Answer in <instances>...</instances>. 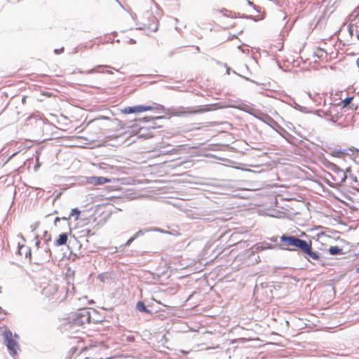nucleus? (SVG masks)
<instances>
[{
  "instance_id": "43",
  "label": "nucleus",
  "mask_w": 359,
  "mask_h": 359,
  "mask_svg": "<svg viewBox=\"0 0 359 359\" xmlns=\"http://www.w3.org/2000/svg\"><path fill=\"white\" fill-rule=\"evenodd\" d=\"M356 271L359 273V267L357 269Z\"/></svg>"
},
{
  "instance_id": "30",
  "label": "nucleus",
  "mask_w": 359,
  "mask_h": 359,
  "mask_svg": "<svg viewBox=\"0 0 359 359\" xmlns=\"http://www.w3.org/2000/svg\"><path fill=\"white\" fill-rule=\"evenodd\" d=\"M173 150H174V149H165V148H163V150L161 151V152L163 154H168L171 153Z\"/></svg>"
},
{
  "instance_id": "38",
  "label": "nucleus",
  "mask_w": 359,
  "mask_h": 359,
  "mask_svg": "<svg viewBox=\"0 0 359 359\" xmlns=\"http://www.w3.org/2000/svg\"><path fill=\"white\" fill-rule=\"evenodd\" d=\"M60 220V218L57 217L55 219V221H54L55 224L56 225V224H57V222H59Z\"/></svg>"
},
{
  "instance_id": "21",
  "label": "nucleus",
  "mask_w": 359,
  "mask_h": 359,
  "mask_svg": "<svg viewBox=\"0 0 359 359\" xmlns=\"http://www.w3.org/2000/svg\"><path fill=\"white\" fill-rule=\"evenodd\" d=\"M273 248V247L271 244L267 243H263L257 245L256 249L259 251H262V250H267V249H271Z\"/></svg>"
},
{
  "instance_id": "35",
  "label": "nucleus",
  "mask_w": 359,
  "mask_h": 359,
  "mask_svg": "<svg viewBox=\"0 0 359 359\" xmlns=\"http://www.w3.org/2000/svg\"><path fill=\"white\" fill-rule=\"evenodd\" d=\"M55 53L58 54V53H60L62 51H63V48H61V49H55Z\"/></svg>"
},
{
  "instance_id": "4",
  "label": "nucleus",
  "mask_w": 359,
  "mask_h": 359,
  "mask_svg": "<svg viewBox=\"0 0 359 359\" xmlns=\"http://www.w3.org/2000/svg\"><path fill=\"white\" fill-rule=\"evenodd\" d=\"M90 312L88 309H79L71 316L72 323L76 326H83L90 321Z\"/></svg>"
},
{
  "instance_id": "41",
  "label": "nucleus",
  "mask_w": 359,
  "mask_h": 359,
  "mask_svg": "<svg viewBox=\"0 0 359 359\" xmlns=\"http://www.w3.org/2000/svg\"><path fill=\"white\" fill-rule=\"evenodd\" d=\"M105 72H106V73H108V74L111 73V72L110 71H109V70H107Z\"/></svg>"
},
{
  "instance_id": "40",
  "label": "nucleus",
  "mask_w": 359,
  "mask_h": 359,
  "mask_svg": "<svg viewBox=\"0 0 359 359\" xmlns=\"http://www.w3.org/2000/svg\"><path fill=\"white\" fill-rule=\"evenodd\" d=\"M357 65H358V67L359 68V59L357 60Z\"/></svg>"
},
{
  "instance_id": "2",
  "label": "nucleus",
  "mask_w": 359,
  "mask_h": 359,
  "mask_svg": "<svg viewBox=\"0 0 359 359\" xmlns=\"http://www.w3.org/2000/svg\"><path fill=\"white\" fill-rule=\"evenodd\" d=\"M341 111L342 108L339 106L332 104L328 110H320L318 112L319 116H323L327 120L330 121L341 127H345L346 125L343 122L344 114Z\"/></svg>"
},
{
  "instance_id": "10",
  "label": "nucleus",
  "mask_w": 359,
  "mask_h": 359,
  "mask_svg": "<svg viewBox=\"0 0 359 359\" xmlns=\"http://www.w3.org/2000/svg\"><path fill=\"white\" fill-rule=\"evenodd\" d=\"M86 182L88 184L102 185L111 182V180L101 176H92L87 177Z\"/></svg>"
},
{
  "instance_id": "17",
  "label": "nucleus",
  "mask_w": 359,
  "mask_h": 359,
  "mask_svg": "<svg viewBox=\"0 0 359 359\" xmlns=\"http://www.w3.org/2000/svg\"><path fill=\"white\" fill-rule=\"evenodd\" d=\"M328 252L331 255H343V249L338 246H330L328 249Z\"/></svg>"
},
{
  "instance_id": "28",
  "label": "nucleus",
  "mask_w": 359,
  "mask_h": 359,
  "mask_svg": "<svg viewBox=\"0 0 359 359\" xmlns=\"http://www.w3.org/2000/svg\"><path fill=\"white\" fill-rule=\"evenodd\" d=\"M353 97H347L346 98H345L344 100H343V103H344V107H346L348 106V104H351V101L353 100Z\"/></svg>"
},
{
  "instance_id": "20",
  "label": "nucleus",
  "mask_w": 359,
  "mask_h": 359,
  "mask_svg": "<svg viewBox=\"0 0 359 359\" xmlns=\"http://www.w3.org/2000/svg\"><path fill=\"white\" fill-rule=\"evenodd\" d=\"M81 214V211L78 208H73L69 215L68 217H63V219H68L70 217H74L75 219H78L79 215Z\"/></svg>"
},
{
  "instance_id": "22",
  "label": "nucleus",
  "mask_w": 359,
  "mask_h": 359,
  "mask_svg": "<svg viewBox=\"0 0 359 359\" xmlns=\"http://www.w3.org/2000/svg\"><path fill=\"white\" fill-rule=\"evenodd\" d=\"M135 112H143L152 109V107L150 106H143V105H137L135 106Z\"/></svg>"
},
{
  "instance_id": "44",
  "label": "nucleus",
  "mask_w": 359,
  "mask_h": 359,
  "mask_svg": "<svg viewBox=\"0 0 359 359\" xmlns=\"http://www.w3.org/2000/svg\"><path fill=\"white\" fill-rule=\"evenodd\" d=\"M1 287H0V289H1Z\"/></svg>"
},
{
  "instance_id": "12",
  "label": "nucleus",
  "mask_w": 359,
  "mask_h": 359,
  "mask_svg": "<svg viewBox=\"0 0 359 359\" xmlns=\"http://www.w3.org/2000/svg\"><path fill=\"white\" fill-rule=\"evenodd\" d=\"M18 253L25 258H30L32 256L31 249L25 245L18 244Z\"/></svg>"
},
{
  "instance_id": "8",
  "label": "nucleus",
  "mask_w": 359,
  "mask_h": 359,
  "mask_svg": "<svg viewBox=\"0 0 359 359\" xmlns=\"http://www.w3.org/2000/svg\"><path fill=\"white\" fill-rule=\"evenodd\" d=\"M330 168L334 172L332 179L337 184H341L346 181L348 177L346 172L350 171V168L346 169V172L341 169L334 163H331Z\"/></svg>"
},
{
  "instance_id": "11",
  "label": "nucleus",
  "mask_w": 359,
  "mask_h": 359,
  "mask_svg": "<svg viewBox=\"0 0 359 359\" xmlns=\"http://www.w3.org/2000/svg\"><path fill=\"white\" fill-rule=\"evenodd\" d=\"M191 217L193 219H202L206 222H212L217 219L215 215L212 214H208L205 212L197 213L195 215H192Z\"/></svg>"
},
{
  "instance_id": "5",
  "label": "nucleus",
  "mask_w": 359,
  "mask_h": 359,
  "mask_svg": "<svg viewBox=\"0 0 359 359\" xmlns=\"http://www.w3.org/2000/svg\"><path fill=\"white\" fill-rule=\"evenodd\" d=\"M188 110H184L185 108L183 107H180L178 109H175L172 112V114L176 116H182L187 114H195L204 113L206 111H209L213 110L214 109L211 106H197L194 108H187Z\"/></svg>"
},
{
  "instance_id": "19",
  "label": "nucleus",
  "mask_w": 359,
  "mask_h": 359,
  "mask_svg": "<svg viewBox=\"0 0 359 359\" xmlns=\"http://www.w3.org/2000/svg\"><path fill=\"white\" fill-rule=\"evenodd\" d=\"M159 231V229H157V228H156V229H140L133 236L135 237V239H137L140 236H143L145 233L149 232V231Z\"/></svg>"
},
{
  "instance_id": "37",
  "label": "nucleus",
  "mask_w": 359,
  "mask_h": 359,
  "mask_svg": "<svg viewBox=\"0 0 359 359\" xmlns=\"http://www.w3.org/2000/svg\"><path fill=\"white\" fill-rule=\"evenodd\" d=\"M296 109H298L299 110H302V107L299 104H297L295 103V107H294Z\"/></svg>"
},
{
  "instance_id": "29",
  "label": "nucleus",
  "mask_w": 359,
  "mask_h": 359,
  "mask_svg": "<svg viewBox=\"0 0 359 359\" xmlns=\"http://www.w3.org/2000/svg\"><path fill=\"white\" fill-rule=\"evenodd\" d=\"M135 237H134V236H132L130 238H129V239L126 241V243L123 245V246H124V247H128V246H129V245L132 243V242H133V241H135Z\"/></svg>"
},
{
  "instance_id": "16",
  "label": "nucleus",
  "mask_w": 359,
  "mask_h": 359,
  "mask_svg": "<svg viewBox=\"0 0 359 359\" xmlns=\"http://www.w3.org/2000/svg\"><path fill=\"white\" fill-rule=\"evenodd\" d=\"M327 53L323 48H318L314 52V57H316L317 58H318L320 60H325L327 58Z\"/></svg>"
},
{
  "instance_id": "27",
  "label": "nucleus",
  "mask_w": 359,
  "mask_h": 359,
  "mask_svg": "<svg viewBox=\"0 0 359 359\" xmlns=\"http://www.w3.org/2000/svg\"><path fill=\"white\" fill-rule=\"evenodd\" d=\"M351 18H354L351 20L352 22L356 20V18H358L357 21L359 22V8L357 11H354L353 13L351 15Z\"/></svg>"
},
{
  "instance_id": "6",
  "label": "nucleus",
  "mask_w": 359,
  "mask_h": 359,
  "mask_svg": "<svg viewBox=\"0 0 359 359\" xmlns=\"http://www.w3.org/2000/svg\"><path fill=\"white\" fill-rule=\"evenodd\" d=\"M3 337L10 355L13 357L15 356L20 348L15 340L13 339L12 332L10 330H5L3 332Z\"/></svg>"
},
{
  "instance_id": "25",
  "label": "nucleus",
  "mask_w": 359,
  "mask_h": 359,
  "mask_svg": "<svg viewBox=\"0 0 359 359\" xmlns=\"http://www.w3.org/2000/svg\"><path fill=\"white\" fill-rule=\"evenodd\" d=\"M263 121L271 126V123L277 124V123L269 116L266 115L265 119H262Z\"/></svg>"
},
{
  "instance_id": "15",
  "label": "nucleus",
  "mask_w": 359,
  "mask_h": 359,
  "mask_svg": "<svg viewBox=\"0 0 359 359\" xmlns=\"http://www.w3.org/2000/svg\"><path fill=\"white\" fill-rule=\"evenodd\" d=\"M68 239V236L67 233H62L59 235L57 239L54 241V245L55 246H61L65 245L67 243Z\"/></svg>"
},
{
  "instance_id": "39",
  "label": "nucleus",
  "mask_w": 359,
  "mask_h": 359,
  "mask_svg": "<svg viewBox=\"0 0 359 359\" xmlns=\"http://www.w3.org/2000/svg\"><path fill=\"white\" fill-rule=\"evenodd\" d=\"M20 238L23 241H25V238H24V236L22 235H19Z\"/></svg>"
},
{
  "instance_id": "14",
  "label": "nucleus",
  "mask_w": 359,
  "mask_h": 359,
  "mask_svg": "<svg viewBox=\"0 0 359 359\" xmlns=\"http://www.w3.org/2000/svg\"><path fill=\"white\" fill-rule=\"evenodd\" d=\"M359 22L356 21L355 23L351 22V24L348 26V32L351 36H353L355 34L357 38L359 39Z\"/></svg>"
},
{
  "instance_id": "26",
  "label": "nucleus",
  "mask_w": 359,
  "mask_h": 359,
  "mask_svg": "<svg viewBox=\"0 0 359 359\" xmlns=\"http://www.w3.org/2000/svg\"><path fill=\"white\" fill-rule=\"evenodd\" d=\"M125 114H132V113H136L135 112V107H126L123 111Z\"/></svg>"
},
{
  "instance_id": "32",
  "label": "nucleus",
  "mask_w": 359,
  "mask_h": 359,
  "mask_svg": "<svg viewBox=\"0 0 359 359\" xmlns=\"http://www.w3.org/2000/svg\"><path fill=\"white\" fill-rule=\"evenodd\" d=\"M341 153H342V151L341 150H336V151H333L332 155L334 156H337L339 154H340Z\"/></svg>"
},
{
  "instance_id": "18",
  "label": "nucleus",
  "mask_w": 359,
  "mask_h": 359,
  "mask_svg": "<svg viewBox=\"0 0 359 359\" xmlns=\"http://www.w3.org/2000/svg\"><path fill=\"white\" fill-rule=\"evenodd\" d=\"M136 309L140 312H144L146 313H151V311L147 308V306L144 305V302H138L136 304Z\"/></svg>"
},
{
  "instance_id": "3",
  "label": "nucleus",
  "mask_w": 359,
  "mask_h": 359,
  "mask_svg": "<svg viewBox=\"0 0 359 359\" xmlns=\"http://www.w3.org/2000/svg\"><path fill=\"white\" fill-rule=\"evenodd\" d=\"M280 241L283 245L282 249L290 251L294 250V249H291L290 247H294L295 249L302 251L307 242L306 241L302 240L295 236H288L285 234H283L280 237Z\"/></svg>"
},
{
  "instance_id": "9",
  "label": "nucleus",
  "mask_w": 359,
  "mask_h": 359,
  "mask_svg": "<svg viewBox=\"0 0 359 359\" xmlns=\"http://www.w3.org/2000/svg\"><path fill=\"white\" fill-rule=\"evenodd\" d=\"M301 252L304 254V257L310 262H311V259L318 261L320 258L318 252L313 251L311 241L306 243Z\"/></svg>"
},
{
  "instance_id": "31",
  "label": "nucleus",
  "mask_w": 359,
  "mask_h": 359,
  "mask_svg": "<svg viewBox=\"0 0 359 359\" xmlns=\"http://www.w3.org/2000/svg\"><path fill=\"white\" fill-rule=\"evenodd\" d=\"M127 341L129 342H133L135 341V337L134 336H128L126 338Z\"/></svg>"
},
{
  "instance_id": "24",
  "label": "nucleus",
  "mask_w": 359,
  "mask_h": 359,
  "mask_svg": "<svg viewBox=\"0 0 359 359\" xmlns=\"http://www.w3.org/2000/svg\"><path fill=\"white\" fill-rule=\"evenodd\" d=\"M347 179H348V180H350L351 186L353 188H355V184L358 182L357 177L351 174V175H349V176H348Z\"/></svg>"
},
{
  "instance_id": "33",
  "label": "nucleus",
  "mask_w": 359,
  "mask_h": 359,
  "mask_svg": "<svg viewBox=\"0 0 359 359\" xmlns=\"http://www.w3.org/2000/svg\"><path fill=\"white\" fill-rule=\"evenodd\" d=\"M247 3L249 6H252L255 9H256L255 5H254V4L252 1H250V0H247Z\"/></svg>"
},
{
  "instance_id": "42",
  "label": "nucleus",
  "mask_w": 359,
  "mask_h": 359,
  "mask_svg": "<svg viewBox=\"0 0 359 359\" xmlns=\"http://www.w3.org/2000/svg\"><path fill=\"white\" fill-rule=\"evenodd\" d=\"M3 309L0 306V313H2Z\"/></svg>"
},
{
  "instance_id": "23",
  "label": "nucleus",
  "mask_w": 359,
  "mask_h": 359,
  "mask_svg": "<svg viewBox=\"0 0 359 359\" xmlns=\"http://www.w3.org/2000/svg\"><path fill=\"white\" fill-rule=\"evenodd\" d=\"M102 66L101 65H97V67H95V68H93L91 69H89L88 71H86V72H83L82 70H79V73L80 74H94V73H97V72H100L99 71L97 70V68H100L102 67Z\"/></svg>"
},
{
  "instance_id": "1",
  "label": "nucleus",
  "mask_w": 359,
  "mask_h": 359,
  "mask_svg": "<svg viewBox=\"0 0 359 359\" xmlns=\"http://www.w3.org/2000/svg\"><path fill=\"white\" fill-rule=\"evenodd\" d=\"M35 249L34 250V256L36 259V264H43L48 262L52 257L50 248V242L51 241V235H48L43 241L39 239V236H35Z\"/></svg>"
},
{
  "instance_id": "7",
  "label": "nucleus",
  "mask_w": 359,
  "mask_h": 359,
  "mask_svg": "<svg viewBox=\"0 0 359 359\" xmlns=\"http://www.w3.org/2000/svg\"><path fill=\"white\" fill-rule=\"evenodd\" d=\"M40 288L42 294L53 298L58 290V285L54 281L48 280L41 283Z\"/></svg>"
},
{
  "instance_id": "34",
  "label": "nucleus",
  "mask_w": 359,
  "mask_h": 359,
  "mask_svg": "<svg viewBox=\"0 0 359 359\" xmlns=\"http://www.w3.org/2000/svg\"><path fill=\"white\" fill-rule=\"evenodd\" d=\"M50 235L46 231L43 232V238L41 240H44L46 238H48V236Z\"/></svg>"
},
{
  "instance_id": "36",
  "label": "nucleus",
  "mask_w": 359,
  "mask_h": 359,
  "mask_svg": "<svg viewBox=\"0 0 359 359\" xmlns=\"http://www.w3.org/2000/svg\"><path fill=\"white\" fill-rule=\"evenodd\" d=\"M136 43V41L135 39H130L129 41L130 44H135Z\"/></svg>"
},
{
  "instance_id": "13",
  "label": "nucleus",
  "mask_w": 359,
  "mask_h": 359,
  "mask_svg": "<svg viewBox=\"0 0 359 359\" xmlns=\"http://www.w3.org/2000/svg\"><path fill=\"white\" fill-rule=\"evenodd\" d=\"M308 96L311 100H312L316 106H319L322 102H325L323 97L320 94L315 93L313 94L309 93Z\"/></svg>"
}]
</instances>
